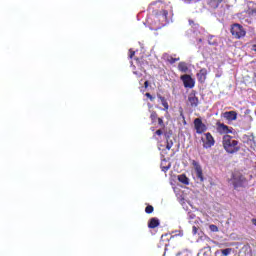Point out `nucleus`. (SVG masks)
<instances>
[{
	"mask_svg": "<svg viewBox=\"0 0 256 256\" xmlns=\"http://www.w3.org/2000/svg\"><path fill=\"white\" fill-rule=\"evenodd\" d=\"M180 79L183 82L185 89H193V87H195V79H193L191 75L184 74L180 76Z\"/></svg>",
	"mask_w": 256,
	"mask_h": 256,
	"instance_id": "nucleus-5",
	"label": "nucleus"
},
{
	"mask_svg": "<svg viewBox=\"0 0 256 256\" xmlns=\"http://www.w3.org/2000/svg\"><path fill=\"white\" fill-rule=\"evenodd\" d=\"M252 51H254L256 53V44L252 45Z\"/></svg>",
	"mask_w": 256,
	"mask_h": 256,
	"instance_id": "nucleus-34",
	"label": "nucleus"
},
{
	"mask_svg": "<svg viewBox=\"0 0 256 256\" xmlns=\"http://www.w3.org/2000/svg\"><path fill=\"white\" fill-rule=\"evenodd\" d=\"M129 53H130V55H129L130 59H133V57H135V51L130 49Z\"/></svg>",
	"mask_w": 256,
	"mask_h": 256,
	"instance_id": "nucleus-30",
	"label": "nucleus"
},
{
	"mask_svg": "<svg viewBox=\"0 0 256 256\" xmlns=\"http://www.w3.org/2000/svg\"><path fill=\"white\" fill-rule=\"evenodd\" d=\"M209 229H210V231H212V233H217L219 231V227H217V225H215V224H211L209 226Z\"/></svg>",
	"mask_w": 256,
	"mask_h": 256,
	"instance_id": "nucleus-23",
	"label": "nucleus"
},
{
	"mask_svg": "<svg viewBox=\"0 0 256 256\" xmlns=\"http://www.w3.org/2000/svg\"><path fill=\"white\" fill-rule=\"evenodd\" d=\"M230 33L233 39H243V37L247 35V30H245L243 25L239 23H234L230 26Z\"/></svg>",
	"mask_w": 256,
	"mask_h": 256,
	"instance_id": "nucleus-3",
	"label": "nucleus"
},
{
	"mask_svg": "<svg viewBox=\"0 0 256 256\" xmlns=\"http://www.w3.org/2000/svg\"><path fill=\"white\" fill-rule=\"evenodd\" d=\"M159 225H161V221H159V218H157V217L150 218L148 221L149 229H157V227H159Z\"/></svg>",
	"mask_w": 256,
	"mask_h": 256,
	"instance_id": "nucleus-12",
	"label": "nucleus"
},
{
	"mask_svg": "<svg viewBox=\"0 0 256 256\" xmlns=\"http://www.w3.org/2000/svg\"><path fill=\"white\" fill-rule=\"evenodd\" d=\"M158 19H162V21H167V16L169 12L167 10H161L158 14H156Z\"/></svg>",
	"mask_w": 256,
	"mask_h": 256,
	"instance_id": "nucleus-17",
	"label": "nucleus"
},
{
	"mask_svg": "<svg viewBox=\"0 0 256 256\" xmlns=\"http://www.w3.org/2000/svg\"><path fill=\"white\" fill-rule=\"evenodd\" d=\"M178 71H180L181 73H187V71H189V66L186 62H179Z\"/></svg>",
	"mask_w": 256,
	"mask_h": 256,
	"instance_id": "nucleus-15",
	"label": "nucleus"
},
{
	"mask_svg": "<svg viewBox=\"0 0 256 256\" xmlns=\"http://www.w3.org/2000/svg\"><path fill=\"white\" fill-rule=\"evenodd\" d=\"M188 101L191 107H198L199 106V97H197V91L192 90L188 95Z\"/></svg>",
	"mask_w": 256,
	"mask_h": 256,
	"instance_id": "nucleus-9",
	"label": "nucleus"
},
{
	"mask_svg": "<svg viewBox=\"0 0 256 256\" xmlns=\"http://www.w3.org/2000/svg\"><path fill=\"white\" fill-rule=\"evenodd\" d=\"M177 61H179V58H173V57H170L168 59V62L173 65L174 63H177Z\"/></svg>",
	"mask_w": 256,
	"mask_h": 256,
	"instance_id": "nucleus-25",
	"label": "nucleus"
},
{
	"mask_svg": "<svg viewBox=\"0 0 256 256\" xmlns=\"http://www.w3.org/2000/svg\"><path fill=\"white\" fill-rule=\"evenodd\" d=\"M194 129L196 130V133L198 135H203L205 131H207V125L203 123V120L201 118H195L194 119Z\"/></svg>",
	"mask_w": 256,
	"mask_h": 256,
	"instance_id": "nucleus-6",
	"label": "nucleus"
},
{
	"mask_svg": "<svg viewBox=\"0 0 256 256\" xmlns=\"http://www.w3.org/2000/svg\"><path fill=\"white\" fill-rule=\"evenodd\" d=\"M221 3H223V0H207V5L210 9H217Z\"/></svg>",
	"mask_w": 256,
	"mask_h": 256,
	"instance_id": "nucleus-14",
	"label": "nucleus"
},
{
	"mask_svg": "<svg viewBox=\"0 0 256 256\" xmlns=\"http://www.w3.org/2000/svg\"><path fill=\"white\" fill-rule=\"evenodd\" d=\"M178 181L183 185H189V178L185 174L178 175Z\"/></svg>",
	"mask_w": 256,
	"mask_h": 256,
	"instance_id": "nucleus-18",
	"label": "nucleus"
},
{
	"mask_svg": "<svg viewBox=\"0 0 256 256\" xmlns=\"http://www.w3.org/2000/svg\"><path fill=\"white\" fill-rule=\"evenodd\" d=\"M251 15H256V9H252L250 12Z\"/></svg>",
	"mask_w": 256,
	"mask_h": 256,
	"instance_id": "nucleus-33",
	"label": "nucleus"
},
{
	"mask_svg": "<svg viewBox=\"0 0 256 256\" xmlns=\"http://www.w3.org/2000/svg\"><path fill=\"white\" fill-rule=\"evenodd\" d=\"M180 117L183 119L184 124H186L187 122L185 121V114L183 113V109L180 110Z\"/></svg>",
	"mask_w": 256,
	"mask_h": 256,
	"instance_id": "nucleus-28",
	"label": "nucleus"
},
{
	"mask_svg": "<svg viewBox=\"0 0 256 256\" xmlns=\"http://www.w3.org/2000/svg\"><path fill=\"white\" fill-rule=\"evenodd\" d=\"M155 211V208L152 205H148L145 208V213H147V215H151V213H153Z\"/></svg>",
	"mask_w": 256,
	"mask_h": 256,
	"instance_id": "nucleus-22",
	"label": "nucleus"
},
{
	"mask_svg": "<svg viewBox=\"0 0 256 256\" xmlns=\"http://www.w3.org/2000/svg\"><path fill=\"white\" fill-rule=\"evenodd\" d=\"M158 99H160L162 106L164 107V111H169V103L167 102V99L165 97L161 96V94H158Z\"/></svg>",
	"mask_w": 256,
	"mask_h": 256,
	"instance_id": "nucleus-16",
	"label": "nucleus"
},
{
	"mask_svg": "<svg viewBox=\"0 0 256 256\" xmlns=\"http://www.w3.org/2000/svg\"><path fill=\"white\" fill-rule=\"evenodd\" d=\"M150 119H151L152 123L157 122V119H159V115L157 114V111H155V110L150 111Z\"/></svg>",
	"mask_w": 256,
	"mask_h": 256,
	"instance_id": "nucleus-19",
	"label": "nucleus"
},
{
	"mask_svg": "<svg viewBox=\"0 0 256 256\" xmlns=\"http://www.w3.org/2000/svg\"><path fill=\"white\" fill-rule=\"evenodd\" d=\"M193 0H184V3H191Z\"/></svg>",
	"mask_w": 256,
	"mask_h": 256,
	"instance_id": "nucleus-35",
	"label": "nucleus"
},
{
	"mask_svg": "<svg viewBox=\"0 0 256 256\" xmlns=\"http://www.w3.org/2000/svg\"><path fill=\"white\" fill-rule=\"evenodd\" d=\"M192 165L195 169L197 179H199L200 181H204L203 168H201V165L199 164V162L192 160Z\"/></svg>",
	"mask_w": 256,
	"mask_h": 256,
	"instance_id": "nucleus-10",
	"label": "nucleus"
},
{
	"mask_svg": "<svg viewBox=\"0 0 256 256\" xmlns=\"http://www.w3.org/2000/svg\"><path fill=\"white\" fill-rule=\"evenodd\" d=\"M216 131L217 133H219V135H229L233 134V131H235V129H233V127L225 125V123H221L220 121H218L216 122Z\"/></svg>",
	"mask_w": 256,
	"mask_h": 256,
	"instance_id": "nucleus-4",
	"label": "nucleus"
},
{
	"mask_svg": "<svg viewBox=\"0 0 256 256\" xmlns=\"http://www.w3.org/2000/svg\"><path fill=\"white\" fill-rule=\"evenodd\" d=\"M156 135H163V130L159 129L155 132Z\"/></svg>",
	"mask_w": 256,
	"mask_h": 256,
	"instance_id": "nucleus-31",
	"label": "nucleus"
},
{
	"mask_svg": "<svg viewBox=\"0 0 256 256\" xmlns=\"http://www.w3.org/2000/svg\"><path fill=\"white\" fill-rule=\"evenodd\" d=\"M197 231H199V228H197V226H193V227H192V233H193V235H197Z\"/></svg>",
	"mask_w": 256,
	"mask_h": 256,
	"instance_id": "nucleus-29",
	"label": "nucleus"
},
{
	"mask_svg": "<svg viewBox=\"0 0 256 256\" xmlns=\"http://www.w3.org/2000/svg\"><path fill=\"white\" fill-rule=\"evenodd\" d=\"M206 249H208V251H211V246L206 247Z\"/></svg>",
	"mask_w": 256,
	"mask_h": 256,
	"instance_id": "nucleus-36",
	"label": "nucleus"
},
{
	"mask_svg": "<svg viewBox=\"0 0 256 256\" xmlns=\"http://www.w3.org/2000/svg\"><path fill=\"white\" fill-rule=\"evenodd\" d=\"M161 169L164 171V173H167L168 169H171V164H168L167 166L163 165V162L161 163Z\"/></svg>",
	"mask_w": 256,
	"mask_h": 256,
	"instance_id": "nucleus-24",
	"label": "nucleus"
},
{
	"mask_svg": "<svg viewBox=\"0 0 256 256\" xmlns=\"http://www.w3.org/2000/svg\"><path fill=\"white\" fill-rule=\"evenodd\" d=\"M197 256H199V254Z\"/></svg>",
	"mask_w": 256,
	"mask_h": 256,
	"instance_id": "nucleus-37",
	"label": "nucleus"
},
{
	"mask_svg": "<svg viewBox=\"0 0 256 256\" xmlns=\"http://www.w3.org/2000/svg\"><path fill=\"white\" fill-rule=\"evenodd\" d=\"M232 251H233V248L222 249L221 254L222 256H229L231 255Z\"/></svg>",
	"mask_w": 256,
	"mask_h": 256,
	"instance_id": "nucleus-21",
	"label": "nucleus"
},
{
	"mask_svg": "<svg viewBox=\"0 0 256 256\" xmlns=\"http://www.w3.org/2000/svg\"><path fill=\"white\" fill-rule=\"evenodd\" d=\"M205 135V140H203V147L204 149H211L215 145V138L210 132H207L204 134Z\"/></svg>",
	"mask_w": 256,
	"mask_h": 256,
	"instance_id": "nucleus-7",
	"label": "nucleus"
},
{
	"mask_svg": "<svg viewBox=\"0 0 256 256\" xmlns=\"http://www.w3.org/2000/svg\"><path fill=\"white\" fill-rule=\"evenodd\" d=\"M171 239H173V235L166 233L161 236L160 242L162 243V245L169 247V241H171Z\"/></svg>",
	"mask_w": 256,
	"mask_h": 256,
	"instance_id": "nucleus-13",
	"label": "nucleus"
},
{
	"mask_svg": "<svg viewBox=\"0 0 256 256\" xmlns=\"http://www.w3.org/2000/svg\"><path fill=\"white\" fill-rule=\"evenodd\" d=\"M222 146L226 153L233 155L241 151V144L231 135H224L222 137Z\"/></svg>",
	"mask_w": 256,
	"mask_h": 256,
	"instance_id": "nucleus-1",
	"label": "nucleus"
},
{
	"mask_svg": "<svg viewBox=\"0 0 256 256\" xmlns=\"http://www.w3.org/2000/svg\"><path fill=\"white\" fill-rule=\"evenodd\" d=\"M209 72L207 71V68H202L199 70V72L196 74L197 80L199 83H204L207 81V74Z\"/></svg>",
	"mask_w": 256,
	"mask_h": 256,
	"instance_id": "nucleus-11",
	"label": "nucleus"
},
{
	"mask_svg": "<svg viewBox=\"0 0 256 256\" xmlns=\"http://www.w3.org/2000/svg\"><path fill=\"white\" fill-rule=\"evenodd\" d=\"M221 117L225 119L228 124H231L233 121H237V111H226L221 114Z\"/></svg>",
	"mask_w": 256,
	"mask_h": 256,
	"instance_id": "nucleus-8",
	"label": "nucleus"
},
{
	"mask_svg": "<svg viewBox=\"0 0 256 256\" xmlns=\"http://www.w3.org/2000/svg\"><path fill=\"white\" fill-rule=\"evenodd\" d=\"M230 181L234 189H241V187H245V185H247V177H245L241 172L233 173Z\"/></svg>",
	"mask_w": 256,
	"mask_h": 256,
	"instance_id": "nucleus-2",
	"label": "nucleus"
},
{
	"mask_svg": "<svg viewBox=\"0 0 256 256\" xmlns=\"http://www.w3.org/2000/svg\"><path fill=\"white\" fill-rule=\"evenodd\" d=\"M171 147H173V140L169 136H166V149L170 151Z\"/></svg>",
	"mask_w": 256,
	"mask_h": 256,
	"instance_id": "nucleus-20",
	"label": "nucleus"
},
{
	"mask_svg": "<svg viewBox=\"0 0 256 256\" xmlns=\"http://www.w3.org/2000/svg\"><path fill=\"white\" fill-rule=\"evenodd\" d=\"M145 95L148 99H150V101H155V97H153L151 93H146Z\"/></svg>",
	"mask_w": 256,
	"mask_h": 256,
	"instance_id": "nucleus-27",
	"label": "nucleus"
},
{
	"mask_svg": "<svg viewBox=\"0 0 256 256\" xmlns=\"http://www.w3.org/2000/svg\"><path fill=\"white\" fill-rule=\"evenodd\" d=\"M158 121V125H160V127H165V123L163 122V118H157Z\"/></svg>",
	"mask_w": 256,
	"mask_h": 256,
	"instance_id": "nucleus-26",
	"label": "nucleus"
},
{
	"mask_svg": "<svg viewBox=\"0 0 256 256\" xmlns=\"http://www.w3.org/2000/svg\"><path fill=\"white\" fill-rule=\"evenodd\" d=\"M144 87H145V89H147V87H149V82H148V80H146V81L144 82Z\"/></svg>",
	"mask_w": 256,
	"mask_h": 256,
	"instance_id": "nucleus-32",
	"label": "nucleus"
}]
</instances>
